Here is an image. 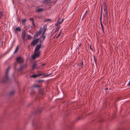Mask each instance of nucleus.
<instances>
[{
  "mask_svg": "<svg viewBox=\"0 0 130 130\" xmlns=\"http://www.w3.org/2000/svg\"><path fill=\"white\" fill-rule=\"evenodd\" d=\"M41 46V44H38L36 46L34 51V55L32 56V59H35L36 57H39L40 54V52L39 50Z\"/></svg>",
  "mask_w": 130,
  "mask_h": 130,
  "instance_id": "obj_1",
  "label": "nucleus"
},
{
  "mask_svg": "<svg viewBox=\"0 0 130 130\" xmlns=\"http://www.w3.org/2000/svg\"><path fill=\"white\" fill-rule=\"evenodd\" d=\"M10 69V66H9L7 69H6V72L5 76L3 77L1 79L0 82L1 83H5L9 80L8 77V73Z\"/></svg>",
  "mask_w": 130,
  "mask_h": 130,
  "instance_id": "obj_2",
  "label": "nucleus"
},
{
  "mask_svg": "<svg viewBox=\"0 0 130 130\" xmlns=\"http://www.w3.org/2000/svg\"><path fill=\"white\" fill-rule=\"evenodd\" d=\"M104 7V10L105 14L104 16V17L105 18V19H106L107 21V19L108 18V7L106 6V3H104L103 5Z\"/></svg>",
  "mask_w": 130,
  "mask_h": 130,
  "instance_id": "obj_3",
  "label": "nucleus"
},
{
  "mask_svg": "<svg viewBox=\"0 0 130 130\" xmlns=\"http://www.w3.org/2000/svg\"><path fill=\"white\" fill-rule=\"evenodd\" d=\"M24 59L22 57L19 56L17 57L16 59V61L17 63L21 64L23 62Z\"/></svg>",
  "mask_w": 130,
  "mask_h": 130,
  "instance_id": "obj_4",
  "label": "nucleus"
},
{
  "mask_svg": "<svg viewBox=\"0 0 130 130\" xmlns=\"http://www.w3.org/2000/svg\"><path fill=\"white\" fill-rule=\"evenodd\" d=\"M40 40V38H37L34 39L31 43V46H34L38 43L39 41Z\"/></svg>",
  "mask_w": 130,
  "mask_h": 130,
  "instance_id": "obj_5",
  "label": "nucleus"
},
{
  "mask_svg": "<svg viewBox=\"0 0 130 130\" xmlns=\"http://www.w3.org/2000/svg\"><path fill=\"white\" fill-rule=\"evenodd\" d=\"M27 67V64H26L25 65H21L18 69V71H22L23 69L26 68Z\"/></svg>",
  "mask_w": 130,
  "mask_h": 130,
  "instance_id": "obj_6",
  "label": "nucleus"
},
{
  "mask_svg": "<svg viewBox=\"0 0 130 130\" xmlns=\"http://www.w3.org/2000/svg\"><path fill=\"white\" fill-rule=\"evenodd\" d=\"M43 30V28L41 27L40 28L39 30V31L37 32L36 34V37H37L41 35Z\"/></svg>",
  "mask_w": 130,
  "mask_h": 130,
  "instance_id": "obj_7",
  "label": "nucleus"
},
{
  "mask_svg": "<svg viewBox=\"0 0 130 130\" xmlns=\"http://www.w3.org/2000/svg\"><path fill=\"white\" fill-rule=\"evenodd\" d=\"M44 74L43 73H40L39 74H38L37 75H36L35 74H33L32 75H31L30 76V77L31 78V77H32L34 78H35L37 77H39L41 75H44Z\"/></svg>",
  "mask_w": 130,
  "mask_h": 130,
  "instance_id": "obj_8",
  "label": "nucleus"
},
{
  "mask_svg": "<svg viewBox=\"0 0 130 130\" xmlns=\"http://www.w3.org/2000/svg\"><path fill=\"white\" fill-rule=\"evenodd\" d=\"M38 89L39 94L43 95L44 94L43 90L41 88H39Z\"/></svg>",
  "mask_w": 130,
  "mask_h": 130,
  "instance_id": "obj_9",
  "label": "nucleus"
},
{
  "mask_svg": "<svg viewBox=\"0 0 130 130\" xmlns=\"http://www.w3.org/2000/svg\"><path fill=\"white\" fill-rule=\"evenodd\" d=\"M43 109L42 108H40L38 109L36 112L35 114L38 115L40 114L42 111Z\"/></svg>",
  "mask_w": 130,
  "mask_h": 130,
  "instance_id": "obj_10",
  "label": "nucleus"
},
{
  "mask_svg": "<svg viewBox=\"0 0 130 130\" xmlns=\"http://www.w3.org/2000/svg\"><path fill=\"white\" fill-rule=\"evenodd\" d=\"M37 64L36 63L34 62L33 64L32 70H34L35 69H38V67H37Z\"/></svg>",
  "mask_w": 130,
  "mask_h": 130,
  "instance_id": "obj_11",
  "label": "nucleus"
},
{
  "mask_svg": "<svg viewBox=\"0 0 130 130\" xmlns=\"http://www.w3.org/2000/svg\"><path fill=\"white\" fill-rule=\"evenodd\" d=\"M43 27V31H42L43 32L42 34V35H43L45 34V31L46 30V29H46V26L45 25Z\"/></svg>",
  "mask_w": 130,
  "mask_h": 130,
  "instance_id": "obj_12",
  "label": "nucleus"
},
{
  "mask_svg": "<svg viewBox=\"0 0 130 130\" xmlns=\"http://www.w3.org/2000/svg\"><path fill=\"white\" fill-rule=\"evenodd\" d=\"M22 39L24 40L26 36V34L25 30H24L22 32Z\"/></svg>",
  "mask_w": 130,
  "mask_h": 130,
  "instance_id": "obj_13",
  "label": "nucleus"
},
{
  "mask_svg": "<svg viewBox=\"0 0 130 130\" xmlns=\"http://www.w3.org/2000/svg\"><path fill=\"white\" fill-rule=\"evenodd\" d=\"M51 0H45L44 3H45L46 4H48L51 3Z\"/></svg>",
  "mask_w": 130,
  "mask_h": 130,
  "instance_id": "obj_14",
  "label": "nucleus"
},
{
  "mask_svg": "<svg viewBox=\"0 0 130 130\" xmlns=\"http://www.w3.org/2000/svg\"><path fill=\"white\" fill-rule=\"evenodd\" d=\"M60 25H59L57 27L55 31V33H56L57 31H58V30L60 29Z\"/></svg>",
  "mask_w": 130,
  "mask_h": 130,
  "instance_id": "obj_15",
  "label": "nucleus"
},
{
  "mask_svg": "<svg viewBox=\"0 0 130 130\" xmlns=\"http://www.w3.org/2000/svg\"><path fill=\"white\" fill-rule=\"evenodd\" d=\"M45 35H42L40 36V38H42L43 39V41H44L45 38Z\"/></svg>",
  "mask_w": 130,
  "mask_h": 130,
  "instance_id": "obj_16",
  "label": "nucleus"
},
{
  "mask_svg": "<svg viewBox=\"0 0 130 130\" xmlns=\"http://www.w3.org/2000/svg\"><path fill=\"white\" fill-rule=\"evenodd\" d=\"M100 24H101V27L102 28V31H103V33L104 34L105 33V32L104 31V27H103V25L102 24V22H101V23H100Z\"/></svg>",
  "mask_w": 130,
  "mask_h": 130,
  "instance_id": "obj_17",
  "label": "nucleus"
},
{
  "mask_svg": "<svg viewBox=\"0 0 130 130\" xmlns=\"http://www.w3.org/2000/svg\"><path fill=\"white\" fill-rule=\"evenodd\" d=\"M62 33V31L61 30L60 31L59 34H58L57 36L56 37V38L57 39L61 35V34Z\"/></svg>",
  "mask_w": 130,
  "mask_h": 130,
  "instance_id": "obj_18",
  "label": "nucleus"
},
{
  "mask_svg": "<svg viewBox=\"0 0 130 130\" xmlns=\"http://www.w3.org/2000/svg\"><path fill=\"white\" fill-rule=\"evenodd\" d=\"M43 9L40 8H38V9H37V10H36V12H41L42 11H43Z\"/></svg>",
  "mask_w": 130,
  "mask_h": 130,
  "instance_id": "obj_19",
  "label": "nucleus"
},
{
  "mask_svg": "<svg viewBox=\"0 0 130 130\" xmlns=\"http://www.w3.org/2000/svg\"><path fill=\"white\" fill-rule=\"evenodd\" d=\"M18 50H19V47L18 46H17V47L16 48L14 52V54L15 53H17V52Z\"/></svg>",
  "mask_w": 130,
  "mask_h": 130,
  "instance_id": "obj_20",
  "label": "nucleus"
},
{
  "mask_svg": "<svg viewBox=\"0 0 130 130\" xmlns=\"http://www.w3.org/2000/svg\"><path fill=\"white\" fill-rule=\"evenodd\" d=\"M3 16V13L1 11H0V19L2 18Z\"/></svg>",
  "mask_w": 130,
  "mask_h": 130,
  "instance_id": "obj_21",
  "label": "nucleus"
},
{
  "mask_svg": "<svg viewBox=\"0 0 130 130\" xmlns=\"http://www.w3.org/2000/svg\"><path fill=\"white\" fill-rule=\"evenodd\" d=\"M21 29L20 28H19V27H18L16 28L15 29V30L16 31H20L21 30Z\"/></svg>",
  "mask_w": 130,
  "mask_h": 130,
  "instance_id": "obj_22",
  "label": "nucleus"
},
{
  "mask_svg": "<svg viewBox=\"0 0 130 130\" xmlns=\"http://www.w3.org/2000/svg\"><path fill=\"white\" fill-rule=\"evenodd\" d=\"M83 66H84L83 62V61H81V63L80 64V66L81 67L83 68Z\"/></svg>",
  "mask_w": 130,
  "mask_h": 130,
  "instance_id": "obj_23",
  "label": "nucleus"
},
{
  "mask_svg": "<svg viewBox=\"0 0 130 130\" xmlns=\"http://www.w3.org/2000/svg\"><path fill=\"white\" fill-rule=\"evenodd\" d=\"M87 10L85 13L83 15V16L82 17V19H83L84 18L86 17V13L87 12Z\"/></svg>",
  "mask_w": 130,
  "mask_h": 130,
  "instance_id": "obj_24",
  "label": "nucleus"
},
{
  "mask_svg": "<svg viewBox=\"0 0 130 130\" xmlns=\"http://www.w3.org/2000/svg\"><path fill=\"white\" fill-rule=\"evenodd\" d=\"M27 37L28 39L29 40L31 39L32 37L30 36V35H28Z\"/></svg>",
  "mask_w": 130,
  "mask_h": 130,
  "instance_id": "obj_25",
  "label": "nucleus"
},
{
  "mask_svg": "<svg viewBox=\"0 0 130 130\" xmlns=\"http://www.w3.org/2000/svg\"><path fill=\"white\" fill-rule=\"evenodd\" d=\"M14 91H12L10 92L9 95H12L13 94H14Z\"/></svg>",
  "mask_w": 130,
  "mask_h": 130,
  "instance_id": "obj_26",
  "label": "nucleus"
},
{
  "mask_svg": "<svg viewBox=\"0 0 130 130\" xmlns=\"http://www.w3.org/2000/svg\"><path fill=\"white\" fill-rule=\"evenodd\" d=\"M26 21V20L25 19H24L22 20V23H25Z\"/></svg>",
  "mask_w": 130,
  "mask_h": 130,
  "instance_id": "obj_27",
  "label": "nucleus"
},
{
  "mask_svg": "<svg viewBox=\"0 0 130 130\" xmlns=\"http://www.w3.org/2000/svg\"><path fill=\"white\" fill-rule=\"evenodd\" d=\"M93 58L94 59V62H95V63L96 62V60H97V59L96 58V57L95 56H93Z\"/></svg>",
  "mask_w": 130,
  "mask_h": 130,
  "instance_id": "obj_28",
  "label": "nucleus"
},
{
  "mask_svg": "<svg viewBox=\"0 0 130 130\" xmlns=\"http://www.w3.org/2000/svg\"><path fill=\"white\" fill-rule=\"evenodd\" d=\"M30 20L32 22H33L34 21V19L33 18H29Z\"/></svg>",
  "mask_w": 130,
  "mask_h": 130,
  "instance_id": "obj_29",
  "label": "nucleus"
},
{
  "mask_svg": "<svg viewBox=\"0 0 130 130\" xmlns=\"http://www.w3.org/2000/svg\"><path fill=\"white\" fill-rule=\"evenodd\" d=\"M34 87H38L39 88H40V86H39V85H35L34 86Z\"/></svg>",
  "mask_w": 130,
  "mask_h": 130,
  "instance_id": "obj_30",
  "label": "nucleus"
},
{
  "mask_svg": "<svg viewBox=\"0 0 130 130\" xmlns=\"http://www.w3.org/2000/svg\"><path fill=\"white\" fill-rule=\"evenodd\" d=\"M40 41V44H41V43H43L44 41H43V40H42L41 39L40 40H40H39Z\"/></svg>",
  "mask_w": 130,
  "mask_h": 130,
  "instance_id": "obj_31",
  "label": "nucleus"
},
{
  "mask_svg": "<svg viewBox=\"0 0 130 130\" xmlns=\"http://www.w3.org/2000/svg\"><path fill=\"white\" fill-rule=\"evenodd\" d=\"M35 93V91H34V90H33V91H32L31 92H30V94H34Z\"/></svg>",
  "mask_w": 130,
  "mask_h": 130,
  "instance_id": "obj_32",
  "label": "nucleus"
},
{
  "mask_svg": "<svg viewBox=\"0 0 130 130\" xmlns=\"http://www.w3.org/2000/svg\"><path fill=\"white\" fill-rule=\"evenodd\" d=\"M13 44H12L11 45V47H10V49L9 50V52L12 49V48L13 47Z\"/></svg>",
  "mask_w": 130,
  "mask_h": 130,
  "instance_id": "obj_33",
  "label": "nucleus"
},
{
  "mask_svg": "<svg viewBox=\"0 0 130 130\" xmlns=\"http://www.w3.org/2000/svg\"><path fill=\"white\" fill-rule=\"evenodd\" d=\"M52 73H51L45 75H44V76L45 77V76H49L50 75H52Z\"/></svg>",
  "mask_w": 130,
  "mask_h": 130,
  "instance_id": "obj_34",
  "label": "nucleus"
},
{
  "mask_svg": "<svg viewBox=\"0 0 130 130\" xmlns=\"http://www.w3.org/2000/svg\"><path fill=\"white\" fill-rule=\"evenodd\" d=\"M51 21V20L50 19H47L45 20L46 22L50 21Z\"/></svg>",
  "mask_w": 130,
  "mask_h": 130,
  "instance_id": "obj_35",
  "label": "nucleus"
},
{
  "mask_svg": "<svg viewBox=\"0 0 130 130\" xmlns=\"http://www.w3.org/2000/svg\"><path fill=\"white\" fill-rule=\"evenodd\" d=\"M59 24H60V23H59H59L57 22V23H55V26H58V25Z\"/></svg>",
  "mask_w": 130,
  "mask_h": 130,
  "instance_id": "obj_36",
  "label": "nucleus"
},
{
  "mask_svg": "<svg viewBox=\"0 0 130 130\" xmlns=\"http://www.w3.org/2000/svg\"><path fill=\"white\" fill-rule=\"evenodd\" d=\"M64 20V19H63L60 22H59V23L61 24L62 23V22H63V21Z\"/></svg>",
  "mask_w": 130,
  "mask_h": 130,
  "instance_id": "obj_37",
  "label": "nucleus"
},
{
  "mask_svg": "<svg viewBox=\"0 0 130 130\" xmlns=\"http://www.w3.org/2000/svg\"><path fill=\"white\" fill-rule=\"evenodd\" d=\"M43 81H44L43 80H38V82H42Z\"/></svg>",
  "mask_w": 130,
  "mask_h": 130,
  "instance_id": "obj_38",
  "label": "nucleus"
},
{
  "mask_svg": "<svg viewBox=\"0 0 130 130\" xmlns=\"http://www.w3.org/2000/svg\"><path fill=\"white\" fill-rule=\"evenodd\" d=\"M100 23H101L102 22V17H100Z\"/></svg>",
  "mask_w": 130,
  "mask_h": 130,
  "instance_id": "obj_39",
  "label": "nucleus"
},
{
  "mask_svg": "<svg viewBox=\"0 0 130 130\" xmlns=\"http://www.w3.org/2000/svg\"><path fill=\"white\" fill-rule=\"evenodd\" d=\"M90 48L91 50L92 51H93V49L92 48L91 45H90Z\"/></svg>",
  "mask_w": 130,
  "mask_h": 130,
  "instance_id": "obj_40",
  "label": "nucleus"
},
{
  "mask_svg": "<svg viewBox=\"0 0 130 130\" xmlns=\"http://www.w3.org/2000/svg\"><path fill=\"white\" fill-rule=\"evenodd\" d=\"M60 20V18H59L57 20V22L59 23L60 22L59 21Z\"/></svg>",
  "mask_w": 130,
  "mask_h": 130,
  "instance_id": "obj_41",
  "label": "nucleus"
},
{
  "mask_svg": "<svg viewBox=\"0 0 130 130\" xmlns=\"http://www.w3.org/2000/svg\"><path fill=\"white\" fill-rule=\"evenodd\" d=\"M88 111V109L87 108H86L85 109V110H84V112H87Z\"/></svg>",
  "mask_w": 130,
  "mask_h": 130,
  "instance_id": "obj_42",
  "label": "nucleus"
},
{
  "mask_svg": "<svg viewBox=\"0 0 130 130\" xmlns=\"http://www.w3.org/2000/svg\"><path fill=\"white\" fill-rule=\"evenodd\" d=\"M32 24L34 26H35V25L34 21L33 22H32Z\"/></svg>",
  "mask_w": 130,
  "mask_h": 130,
  "instance_id": "obj_43",
  "label": "nucleus"
},
{
  "mask_svg": "<svg viewBox=\"0 0 130 130\" xmlns=\"http://www.w3.org/2000/svg\"><path fill=\"white\" fill-rule=\"evenodd\" d=\"M128 86H130V80H129L128 83Z\"/></svg>",
  "mask_w": 130,
  "mask_h": 130,
  "instance_id": "obj_44",
  "label": "nucleus"
},
{
  "mask_svg": "<svg viewBox=\"0 0 130 130\" xmlns=\"http://www.w3.org/2000/svg\"><path fill=\"white\" fill-rule=\"evenodd\" d=\"M45 64L44 63L42 64L41 66H43L45 65Z\"/></svg>",
  "mask_w": 130,
  "mask_h": 130,
  "instance_id": "obj_45",
  "label": "nucleus"
},
{
  "mask_svg": "<svg viewBox=\"0 0 130 130\" xmlns=\"http://www.w3.org/2000/svg\"><path fill=\"white\" fill-rule=\"evenodd\" d=\"M102 10H103V8H102V6H101V11H102Z\"/></svg>",
  "mask_w": 130,
  "mask_h": 130,
  "instance_id": "obj_46",
  "label": "nucleus"
},
{
  "mask_svg": "<svg viewBox=\"0 0 130 130\" xmlns=\"http://www.w3.org/2000/svg\"><path fill=\"white\" fill-rule=\"evenodd\" d=\"M108 89V88H105V89L106 90H107Z\"/></svg>",
  "mask_w": 130,
  "mask_h": 130,
  "instance_id": "obj_47",
  "label": "nucleus"
},
{
  "mask_svg": "<svg viewBox=\"0 0 130 130\" xmlns=\"http://www.w3.org/2000/svg\"><path fill=\"white\" fill-rule=\"evenodd\" d=\"M102 13H101L100 17H102Z\"/></svg>",
  "mask_w": 130,
  "mask_h": 130,
  "instance_id": "obj_48",
  "label": "nucleus"
},
{
  "mask_svg": "<svg viewBox=\"0 0 130 130\" xmlns=\"http://www.w3.org/2000/svg\"><path fill=\"white\" fill-rule=\"evenodd\" d=\"M81 119V118H79L78 119V120H80V119Z\"/></svg>",
  "mask_w": 130,
  "mask_h": 130,
  "instance_id": "obj_49",
  "label": "nucleus"
},
{
  "mask_svg": "<svg viewBox=\"0 0 130 130\" xmlns=\"http://www.w3.org/2000/svg\"><path fill=\"white\" fill-rule=\"evenodd\" d=\"M102 11H103V10L102 11H101V13H102Z\"/></svg>",
  "mask_w": 130,
  "mask_h": 130,
  "instance_id": "obj_50",
  "label": "nucleus"
},
{
  "mask_svg": "<svg viewBox=\"0 0 130 130\" xmlns=\"http://www.w3.org/2000/svg\"><path fill=\"white\" fill-rule=\"evenodd\" d=\"M82 18V15H81L80 16V18Z\"/></svg>",
  "mask_w": 130,
  "mask_h": 130,
  "instance_id": "obj_51",
  "label": "nucleus"
},
{
  "mask_svg": "<svg viewBox=\"0 0 130 130\" xmlns=\"http://www.w3.org/2000/svg\"><path fill=\"white\" fill-rule=\"evenodd\" d=\"M82 20H83V19H82Z\"/></svg>",
  "mask_w": 130,
  "mask_h": 130,
  "instance_id": "obj_52",
  "label": "nucleus"
}]
</instances>
